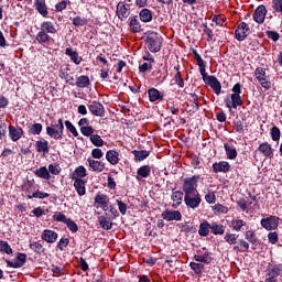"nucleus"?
<instances>
[{
    "mask_svg": "<svg viewBox=\"0 0 282 282\" xmlns=\"http://www.w3.org/2000/svg\"><path fill=\"white\" fill-rule=\"evenodd\" d=\"M74 182V188L77 192V195H79V197H83L84 195H86L87 189H86V183L83 180H75Z\"/></svg>",
    "mask_w": 282,
    "mask_h": 282,
    "instance_id": "nucleus-28",
    "label": "nucleus"
},
{
    "mask_svg": "<svg viewBox=\"0 0 282 282\" xmlns=\"http://www.w3.org/2000/svg\"><path fill=\"white\" fill-rule=\"evenodd\" d=\"M129 14H131V6L124 2H119L117 4V17L120 21H124V19H129Z\"/></svg>",
    "mask_w": 282,
    "mask_h": 282,
    "instance_id": "nucleus-11",
    "label": "nucleus"
},
{
    "mask_svg": "<svg viewBox=\"0 0 282 282\" xmlns=\"http://www.w3.org/2000/svg\"><path fill=\"white\" fill-rule=\"evenodd\" d=\"M254 76L257 80L260 83L261 87H263V89H271L272 83L270 82L268 75L265 74V68H256Z\"/></svg>",
    "mask_w": 282,
    "mask_h": 282,
    "instance_id": "nucleus-8",
    "label": "nucleus"
},
{
    "mask_svg": "<svg viewBox=\"0 0 282 282\" xmlns=\"http://www.w3.org/2000/svg\"><path fill=\"white\" fill-rule=\"evenodd\" d=\"M268 240H269V243H272V245L279 243V234H276V231L269 232Z\"/></svg>",
    "mask_w": 282,
    "mask_h": 282,
    "instance_id": "nucleus-61",
    "label": "nucleus"
},
{
    "mask_svg": "<svg viewBox=\"0 0 282 282\" xmlns=\"http://www.w3.org/2000/svg\"><path fill=\"white\" fill-rule=\"evenodd\" d=\"M248 32H250V28L248 26V23L241 22L240 24H238L235 31V36L237 41H245V39L248 36Z\"/></svg>",
    "mask_w": 282,
    "mask_h": 282,
    "instance_id": "nucleus-14",
    "label": "nucleus"
},
{
    "mask_svg": "<svg viewBox=\"0 0 282 282\" xmlns=\"http://www.w3.org/2000/svg\"><path fill=\"white\" fill-rule=\"evenodd\" d=\"M58 30H56V25L52 21H44L40 25V31L35 36V41L40 43V45H50L52 41V36L50 34H56Z\"/></svg>",
    "mask_w": 282,
    "mask_h": 282,
    "instance_id": "nucleus-1",
    "label": "nucleus"
},
{
    "mask_svg": "<svg viewBox=\"0 0 282 282\" xmlns=\"http://www.w3.org/2000/svg\"><path fill=\"white\" fill-rule=\"evenodd\" d=\"M89 140L94 147H105V141L102 140V137L100 134H90Z\"/></svg>",
    "mask_w": 282,
    "mask_h": 282,
    "instance_id": "nucleus-47",
    "label": "nucleus"
},
{
    "mask_svg": "<svg viewBox=\"0 0 282 282\" xmlns=\"http://www.w3.org/2000/svg\"><path fill=\"white\" fill-rule=\"evenodd\" d=\"M189 268H191V270H193V272L195 273V274H202V272H203V270H204V264H202V263H197V262H191L189 263Z\"/></svg>",
    "mask_w": 282,
    "mask_h": 282,
    "instance_id": "nucleus-53",
    "label": "nucleus"
},
{
    "mask_svg": "<svg viewBox=\"0 0 282 282\" xmlns=\"http://www.w3.org/2000/svg\"><path fill=\"white\" fill-rule=\"evenodd\" d=\"M64 224H66L70 232H78V225L72 218H68V220H66Z\"/></svg>",
    "mask_w": 282,
    "mask_h": 282,
    "instance_id": "nucleus-58",
    "label": "nucleus"
},
{
    "mask_svg": "<svg viewBox=\"0 0 282 282\" xmlns=\"http://www.w3.org/2000/svg\"><path fill=\"white\" fill-rule=\"evenodd\" d=\"M94 202L95 204H97V208H100V206L109 204V197L107 196V194L97 193L95 195Z\"/></svg>",
    "mask_w": 282,
    "mask_h": 282,
    "instance_id": "nucleus-36",
    "label": "nucleus"
},
{
    "mask_svg": "<svg viewBox=\"0 0 282 282\" xmlns=\"http://www.w3.org/2000/svg\"><path fill=\"white\" fill-rule=\"evenodd\" d=\"M184 202L187 208H192L193 210H195V208H199V204H202V196L199 195V192L185 194Z\"/></svg>",
    "mask_w": 282,
    "mask_h": 282,
    "instance_id": "nucleus-7",
    "label": "nucleus"
},
{
    "mask_svg": "<svg viewBox=\"0 0 282 282\" xmlns=\"http://www.w3.org/2000/svg\"><path fill=\"white\" fill-rule=\"evenodd\" d=\"M76 85L80 89H85V87H89V85H91V80H89V76L82 75L76 78Z\"/></svg>",
    "mask_w": 282,
    "mask_h": 282,
    "instance_id": "nucleus-35",
    "label": "nucleus"
},
{
    "mask_svg": "<svg viewBox=\"0 0 282 282\" xmlns=\"http://www.w3.org/2000/svg\"><path fill=\"white\" fill-rule=\"evenodd\" d=\"M282 267L281 265H274L272 269L269 270V276L276 278L281 274Z\"/></svg>",
    "mask_w": 282,
    "mask_h": 282,
    "instance_id": "nucleus-59",
    "label": "nucleus"
},
{
    "mask_svg": "<svg viewBox=\"0 0 282 282\" xmlns=\"http://www.w3.org/2000/svg\"><path fill=\"white\" fill-rule=\"evenodd\" d=\"M34 175L36 177H41V180H52V175L50 174V170L46 166H42L34 171Z\"/></svg>",
    "mask_w": 282,
    "mask_h": 282,
    "instance_id": "nucleus-32",
    "label": "nucleus"
},
{
    "mask_svg": "<svg viewBox=\"0 0 282 282\" xmlns=\"http://www.w3.org/2000/svg\"><path fill=\"white\" fill-rule=\"evenodd\" d=\"M68 219L69 218H67L63 212H55L53 214V221H61L62 224H66Z\"/></svg>",
    "mask_w": 282,
    "mask_h": 282,
    "instance_id": "nucleus-50",
    "label": "nucleus"
},
{
    "mask_svg": "<svg viewBox=\"0 0 282 282\" xmlns=\"http://www.w3.org/2000/svg\"><path fill=\"white\" fill-rule=\"evenodd\" d=\"M194 260L197 262V263H210L213 261V258L210 257V253L209 252H205L204 254H195L194 256Z\"/></svg>",
    "mask_w": 282,
    "mask_h": 282,
    "instance_id": "nucleus-39",
    "label": "nucleus"
},
{
    "mask_svg": "<svg viewBox=\"0 0 282 282\" xmlns=\"http://www.w3.org/2000/svg\"><path fill=\"white\" fill-rule=\"evenodd\" d=\"M65 54L66 56H69L70 61H73L75 65H80V63H83V57L78 56V52L67 47L65 50Z\"/></svg>",
    "mask_w": 282,
    "mask_h": 282,
    "instance_id": "nucleus-30",
    "label": "nucleus"
},
{
    "mask_svg": "<svg viewBox=\"0 0 282 282\" xmlns=\"http://www.w3.org/2000/svg\"><path fill=\"white\" fill-rule=\"evenodd\" d=\"M193 54H194L195 61L197 62L200 74H204V72H206V63L202 58V55H199V53H197L195 50L193 51Z\"/></svg>",
    "mask_w": 282,
    "mask_h": 282,
    "instance_id": "nucleus-40",
    "label": "nucleus"
},
{
    "mask_svg": "<svg viewBox=\"0 0 282 282\" xmlns=\"http://www.w3.org/2000/svg\"><path fill=\"white\" fill-rule=\"evenodd\" d=\"M151 152L147 150H133L132 154L134 155V162H143V160H147Z\"/></svg>",
    "mask_w": 282,
    "mask_h": 282,
    "instance_id": "nucleus-34",
    "label": "nucleus"
},
{
    "mask_svg": "<svg viewBox=\"0 0 282 282\" xmlns=\"http://www.w3.org/2000/svg\"><path fill=\"white\" fill-rule=\"evenodd\" d=\"M150 102H156V100H162L164 96L160 94V90L151 88L148 90Z\"/></svg>",
    "mask_w": 282,
    "mask_h": 282,
    "instance_id": "nucleus-37",
    "label": "nucleus"
},
{
    "mask_svg": "<svg viewBox=\"0 0 282 282\" xmlns=\"http://www.w3.org/2000/svg\"><path fill=\"white\" fill-rule=\"evenodd\" d=\"M232 95H231V104L230 99H225L226 108L227 109H237V107H241L243 105V100L241 99V84H236L232 87Z\"/></svg>",
    "mask_w": 282,
    "mask_h": 282,
    "instance_id": "nucleus-2",
    "label": "nucleus"
},
{
    "mask_svg": "<svg viewBox=\"0 0 282 282\" xmlns=\"http://www.w3.org/2000/svg\"><path fill=\"white\" fill-rule=\"evenodd\" d=\"M78 127L80 128V133L85 135V138H89L94 133V127L89 126V119L82 118L78 121Z\"/></svg>",
    "mask_w": 282,
    "mask_h": 282,
    "instance_id": "nucleus-13",
    "label": "nucleus"
},
{
    "mask_svg": "<svg viewBox=\"0 0 282 282\" xmlns=\"http://www.w3.org/2000/svg\"><path fill=\"white\" fill-rule=\"evenodd\" d=\"M224 149L228 160H237V149L230 147V144L225 143Z\"/></svg>",
    "mask_w": 282,
    "mask_h": 282,
    "instance_id": "nucleus-42",
    "label": "nucleus"
},
{
    "mask_svg": "<svg viewBox=\"0 0 282 282\" xmlns=\"http://www.w3.org/2000/svg\"><path fill=\"white\" fill-rule=\"evenodd\" d=\"M271 138L273 142H279V140H281V130L276 126L271 129Z\"/></svg>",
    "mask_w": 282,
    "mask_h": 282,
    "instance_id": "nucleus-57",
    "label": "nucleus"
},
{
    "mask_svg": "<svg viewBox=\"0 0 282 282\" xmlns=\"http://www.w3.org/2000/svg\"><path fill=\"white\" fill-rule=\"evenodd\" d=\"M214 173H228L230 171V163L226 161L216 162L213 164Z\"/></svg>",
    "mask_w": 282,
    "mask_h": 282,
    "instance_id": "nucleus-22",
    "label": "nucleus"
},
{
    "mask_svg": "<svg viewBox=\"0 0 282 282\" xmlns=\"http://www.w3.org/2000/svg\"><path fill=\"white\" fill-rule=\"evenodd\" d=\"M9 138L12 142H19L21 138H23V128L14 127L12 124L9 126Z\"/></svg>",
    "mask_w": 282,
    "mask_h": 282,
    "instance_id": "nucleus-16",
    "label": "nucleus"
},
{
    "mask_svg": "<svg viewBox=\"0 0 282 282\" xmlns=\"http://www.w3.org/2000/svg\"><path fill=\"white\" fill-rule=\"evenodd\" d=\"M61 165H58L57 163L48 165V173H51V175H61Z\"/></svg>",
    "mask_w": 282,
    "mask_h": 282,
    "instance_id": "nucleus-55",
    "label": "nucleus"
},
{
    "mask_svg": "<svg viewBox=\"0 0 282 282\" xmlns=\"http://www.w3.org/2000/svg\"><path fill=\"white\" fill-rule=\"evenodd\" d=\"M197 182H199V176L197 175L184 178V182H183L184 195L197 193Z\"/></svg>",
    "mask_w": 282,
    "mask_h": 282,
    "instance_id": "nucleus-6",
    "label": "nucleus"
},
{
    "mask_svg": "<svg viewBox=\"0 0 282 282\" xmlns=\"http://www.w3.org/2000/svg\"><path fill=\"white\" fill-rule=\"evenodd\" d=\"M214 210H216V213L226 215V214L228 213V207H227V206H224V205H221V204H216V205L214 206Z\"/></svg>",
    "mask_w": 282,
    "mask_h": 282,
    "instance_id": "nucleus-63",
    "label": "nucleus"
},
{
    "mask_svg": "<svg viewBox=\"0 0 282 282\" xmlns=\"http://www.w3.org/2000/svg\"><path fill=\"white\" fill-rule=\"evenodd\" d=\"M265 14H268L265 6H259L254 11L253 21L260 24L263 23L265 21Z\"/></svg>",
    "mask_w": 282,
    "mask_h": 282,
    "instance_id": "nucleus-20",
    "label": "nucleus"
},
{
    "mask_svg": "<svg viewBox=\"0 0 282 282\" xmlns=\"http://www.w3.org/2000/svg\"><path fill=\"white\" fill-rule=\"evenodd\" d=\"M129 28L134 34L142 32V25H140V20H138V15L130 18Z\"/></svg>",
    "mask_w": 282,
    "mask_h": 282,
    "instance_id": "nucleus-29",
    "label": "nucleus"
},
{
    "mask_svg": "<svg viewBox=\"0 0 282 282\" xmlns=\"http://www.w3.org/2000/svg\"><path fill=\"white\" fill-rule=\"evenodd\" d=\"M41 131H43V124L34 123L31 126L29 133H31V135H41Z\"/></svg>",
    "mask_w": 282,
    "mask_h": 282,
    "instance_id": "nucleus-51",
    "label": "nucleus"
},
{
    "mask_svg": "<svg viewBox=\"0 0 282 282\" xmlns=\"http://www.w3.org/2000/svg\"><path fill=\"white\" fill-rule=\"evenodd\" d=\"M26 197L28 199H47V197H50V194L36 189L33 194H28Z\"/></svg>",
    "mask_w": 282,
    "mask_h": 282,
    "instance_id": "nucleus-43",
    "label": "nucleus"
},
{
    "mask_svg": "<svg viewBox=\"0 0 282 282\" xmlns=\"http://www.w3.org/2000/svg\"><path fill=\"white\" fill-rule=\"evenodd\" d=\"M139 17L142 23H151V21H153V13L149 9H142Z\"/></svg>",
    "mask_w": 282,
    "mask_h": 282,
    "instance_id": "nucleus-33",
    "label": "nucleus"
},
{
    "mask_svg": "<svg viewBox=\"0 0 282 282\" xmlns=\"http://www.w3.org/2000/svg\"><path fill=\"white\" fill-rule=\"evenodd\" d=\"M65 127H66L67 131H69V133H72V135H74V138H78V130H76V127L74 126V123H72V121L66 120Z\"/></svg>",
    "mask_w": 282,
    "mask_h": 282,
    "instance_id": "nucleus-54",
    "label": "nucleus"
},
{
    "mask_svg": "<svg viewBox=\"0 0 282 282\" xmlns=\"http://www.w3.org/2000/svg\"><path fill=\"white\" fill-rule=\"evenodd\" d=\"M163 41L162 36L158 33H150L145 39L148 50H150L152 54H158V52L162 50Z\"/></svg>",
    "mask_w": 282,
    "mask_h": 282,
    "instance_id": "nucleus-3",
    "label": "nucleus"
},
{
    "mask_svg": "<svg viewBox=\"0 0 282 282\" xmlns=\"http://www.w3.org/2000/svg\"><path fill=\"white\" fill-rule=\"evenodd\" d=\"M137 175L143 178L149 177V175H151V166L142 165L141 167L138 169Z\"/></svg>",
    "mask_w": 282,
    "mask_h": 282,
    "instance_id": "nucleus-48",
    "label": "nucleus"
},
{
    "mask_svg": "<svg viewBox=\"0 0 282 282\" xmlns=\"http://www.w3.org/2000/svg\"><path fill=\"white\" fill-rule=\"evenodd\" d=\"M198 235L200 237H208V235H210V223L207 220L203 221L199 225Z\"/></svg>",
    "mask_w": 282,
    "mask_h": 282,
    "instance_id": "nucleus-38",
    "label": "nucleus"
},
{
    "mask_svg": "<svg viewBox=\"0 0 282 282\" xmlns=\"http://www.w3.org/2000/svg\"><path fill=\"white\" fill-rule=\"evenodd\" d=\"M34 8L37 10L41 17H47V14H50V11H47V4L44 2V0H35Z\"/></svg>",
    "mask_w": 282,
    "mask_h": 282,
    "instance_id": "nucleus-24",
    "label": "nucleus"
},
{
    "mask_svg": "<svg viewBox=\"0 0 282 282\" xmlns=\"http://www.w3.org/2000/svg\"><path fill=\"white\" fill-rule=\"evenodd\" d=\"M205 200L207 202V204H215V202H217V197L215 196V192H208L205 195Z\"/></svg>",
    "mask_w": 282,
    "mask_h": 282,
    "instance_id": "nucleus-62",
    "label": "nucleus"
},
{
    "mask_svg": "<svg viewBox=\"0 0 282 282\" xmlns=\"http://www.w3.org/2000/svg\"><path fill=\"white\" fill-rule=\"evenodd\" d=\"M238 243V246L234 247V250H236V252H248V250H250V243H248V241L239 239Z\"/></svg>",
    "mask_w": 282,
    "mask_h": 282,
    "instance_id": "nucleus-41",
    "label": "nucleus"
},
{
    "mask_svg": "<svg viewBox=\"0 0 282 282\" xmlns=\"http://www.w3.org/2000/svg\"><path fill=\"white\" fill-rule=\"evenodd\" d=\"M171 199L173 202L172 208H180V206H182V202H184V192L173 191Z\"/></svg>",
    "mask_w": 282,
    "mask_h": 282,
    "instance_id": "nucleus-21",
    "label": "nucleus"
},
{
    "mask_svg": "<svg viewBox=\"0 0 282 282\" xmlns=\"http://www.w3.org/2000/svg\"><path fill=\"white\" fill-rule=\"evenodd\" d=\"M245 239L249 243H252V246H254V243H257V241H259V239L257 238V232L252 229L245 231Z\"/></svg>",
    "mask_w": 282,
    "mask_h": 282,
    "instance_id": "nucleus-45",
    "label": "nucleus"
},
{
    "mask_svg": "<svg viewBox=\"0 0 282 282\" xmlns=\"http://www.w3.org/2000/svg\"><path fill=\"white\" fill-rule=\"evenodd\" d=\"M106 160L107 162H109V164H112V166H116V164L120 162V153H118V151L116 150H109L106 153Z\"/></svg>",
    "mask_w": 282,
    "mask_h": 282,
    "instance_id": "nucleus-23",
    "label": "nucleus"
},
{
    "mask_svg": "<svg viewBox=\"0 0 282 282\" xmlns=\"http://www.w3.org/2000/svg\"><path fill=\"white\" fill-rule=\"evenodd\" d=\"M272 8L275 10V12H282V0H273Z\"/></svg>",
    "mask_w": 282,
    "mask_h": 282,
    "instance_id": "nucleus-64",
    "label": "nucleus"
},
{
    "mask_svg": "<svg viewBox=\"0 0 282 282\" xmlns=\"http://www.w3.org/2000/svg\"><path fill=\"white\" fill-rule=\"evenodd\" d=\"M258 151L262 153L264 158H268L269 160H272L274 158V149H272V145L268 142H263L258 147Z\"/></svg>",
    "mask_w": 282,
    "mask_h": 282,
    "instance_id": "nucleus-18",
    "label": "nucleus"
},
{
    "mask_svg": "<svg viewBox=\"0 0 282 282\" xmlns=\"http://www.w3.org/2000/svg\"><path fill=\"white\" fill-rule=\"evenodd\" d=\"M279 219L278 216H269L261 219L260 224L265 230H276L279 228Z\"/></svg>",
    "mask_w": 282,
    "mask_h": 282,
    "instance_id": "nucleus-9",
    "label": "nucleus"
},
{
    "mask_svg": "<svg viewBox=\"0 0 282 282\" xmlns=\"http://www.w3.org/2000/svg\"><path fill=\"white\" fill-rule=\"evenodd\" d=\"M98 223L104 230H111V228H113V223L110 218H107V216H99Z\"/></svg>",
    "mask_w": 282,
    "mask_h": 282,
    "instance_id": "nucleus-31",
    "label": "nucleus"
},
{
    "mask_svg": "<svg viewBox=\"0 0 282 282\" xmlns=\"http://www.w3.org/2000/svg\"><path fill=\"white\" fill-rule=\"evenodd\" d=\"M37 153H50V142L45 139H40L35 142Z\"/></svg>",
    "mask_w": 282,
    "mask_h": 282,
    "instance_id": "nucleus-26",
    "label": "nucleus"
},
{
    "mask_svg": "<svg viewBox=\"0 0 282 282\" xmlns=\"http://www.w3.org/2000/svg\"><path fill=\"white\" fill-rule=\"evenodd\" d=\"M210 232L213 235H224V232H226V227H224V225H219L217 223H212L210 224Z\"/></svg>",
    "mask_w": 282,
    "mask_h": 282,
    "instance_id": "nucleus-44",
    "label": "nucleus"
},
{
    "mask_svg": "<svg viewBox=\"0 0 282 282\" xmlns=\"http://www.w3.org/2000/svg\"><path fill=\"white\" fill-rule=\"evenodd\" d=\"M88 109L93 116H97L98 118H102L105 116V106L100 104V101H93Z\"/></svg>",
    "mask_w": 282,
    "mask_h": 282,
    "instance_id": "nucleus-15",
    "label": "nucleus"
},
{
    "mask_svg": "<svg viewBox=\"0 0 282 282\" xmlns=\"http://www.w3.org/2000/svg\"><path fill=\"white\" fill-rule=\"evenodd\" d=\"M238 239H239V235H237V234L226 232L224 236V240L229 246H236Z\"/></svg>",
    "mask_w": 282,
    "mask_h": 282,
    "instance_id": "nucleus-46",
    "label": "nucleus"
},
{
    "mask_svg": "<svg viewBox=\"0 0 282 282\" xmlns=\"http://www.w3.org/2000/svg\"><path fill=\"white\" fill-rule=\"evenodd\" d=\"M26 261H28V254L18 252L17 257L14 259V262H12L10 260H6V263H7L8 268L18 269V268H23V265H24V263H26Z\"/></svg>",
    "mask_w": 282,
    "mask_h": 282,
    "instance_id": "nucleus-10",
    "label": "nucleus"
},
{
    "mask_svg": "<svg viewBox=\"0 0 282 282\" xmlns=\"http://www.w3.org/2000/svg\"><path fill=\"white\" fill-rule=\"evenodd\" d=\"M89 169L94 171L95 173H102L105 171L106 164L102 161L94 160L91 158L87 159Z\"/></svg>",
    "mask_w": 282,
    "mask_h": 282,
    "instance_id": "nucleus-19",
    "label": "nucleus"
},
{
    "mask_svg": "<svg viewBox=\"0 0 282 282\" xmlns=\"http://www.w3.org/2000/svg\"><path fill=\"white\" fill-rule=\"evenodd\" d=\"M174 69H176V74L174 76L175 84L181 89L184 88V78H182V73L180 72V66H175Z\"/></svg>",
    "mask_w": 282,
    "mask_h": 282,
    "instance_id": "nucleus-49",
    "label": "nucleus"
},
{
    "mask_svg": "<svg viewBox=\"0 0 282 282\" xmlns=\"http://www.w3.org/2000/svg\"><path fill=\"white\" fill-rule=\"evenodd\" d=\"M200 76L204 80V84L212 87L217 96L221 94V83L217 79V77L208 75L206 70H204V73H200Z\"/></svg>",
    "mask_w": 282,
    "mask_h": 282,
    "instance_id": "nucleus-5",
    "label": "nucleus"
},
{
    "mask_svg": "<svg viewBox=\"0 0 282 282\" xmlns=\"http://www.w3.org/2000/svg\"><path fill=\"white\" fill-rule=\"evenodd\" d=\"M64 130L65 126L63 124V119H58L56 124L46 127V133L50 138H53V140H62Z\"/></svg>",
    "mask_w": 282,
    "mask_h": 282,
    "instance_id": "nucleus-4",
    "label": "nucleus"
},
{
    "mask_svg": "<svg viewBox=\"0 0 282 282\" xmlns=\"http://www.w3.org/2000/svg\"><path fill=\"white\" fill-rule=\"evenodd\" d=\"M83 177H87V169L85 166L80 165L75 169V171L70 174V180H83Z\"/></svg>",
    "mask_w": 282,
    "mask_h": 282,
    "instance_id": "nucleus-25",
    "label": "nucleus"
},
{
    "mask_svg": "<svg viewBox=\"0 0 282 282\" xmlns=\"http://www.w3.org/2000/svg\"><path fill=\"white\" fill-rule=\"evenodd\" d=\"M73 25H75V28H82L83 25H87V19L77 15L73 18Z\"/></svg>",
    "mask_w": 282,
    "mask_h": 282,
    "instance_id": "nucleus-56",
    "label": "nucleus"
},
{
    "mask_svg": "<svg viewBox=\"0 0 282 282\" xmlns=\"http://www.w3.org/2000/svg\"><path fill=\"white\" fill-rule=\"evenodd\" d=\"M41 239L43 241H46V243H56V240L58 239V234L51 229H44Z\"/></svg>",
    "mask_w": 282,
    "mask_h": 282,
    "instance_id": "nucleus-17",
    "label": "nucleus"
},
{
    "mask_svg": "<svg viewBox=\"0 0 282 282\" xmlns=\"http://www.w3.org/2000/svg\"><path fill=\"white\" fill-rule=\"evenodd\" d=\"M0 252H4L6 254H12V247L6 240H0Z\"/></svg>",
    "mask_w": 282,
    "mask_h": 282,
    "instance_id": "nucleus-52",
    "label": "nucleus"
},
{
    "mask_svg": "<svg viewBox=\"0 0 282 282\" xmlns=\"http://www.w3.org/2000/svg\"><path fill=\"white\" fill-rule=\"evenodd\" d=\"M30 248L31 250H33V252H36L37 254H41V252H43V245H41L40 242H31Z\"/></svg>",
    "mask_w": 282,
    "mask_h": 282,
    "instance_id": "nucleus-60",
    "label": "nucleus"
},
{
    "mask_svg": "<svg viewBox=\"0 0 282 282\" xmlns=\"http://www.w3.org/2000/svg\"><path fill=\"white\" fill-rule=\"evenodd\" d=\"M161 217L165 221H182V213L180 210L165 209Z\"/></svg>",
    "mask_w": 282,
    "mask_h": 282,
    "instance_id": "nucleus-12",
    "label": "nucleus"
},
{
    "mask_svg": "<svg viewBox=\"0 0 282 282\" xmlns=\"http://www.w3.org/2000/svg\"><path fill=\"white\" fill-rule=\"evenodd\" d=\"M231 228L232 230H235L236 232H241V230H243V228H248V223L243 219H232L231 220Z\"/></svg>",
    "mask_w": 282,
    "mask_h": 282,
    "instance_id": "nucleus-27",
    "label": "nucleus"
}]
</instances>
